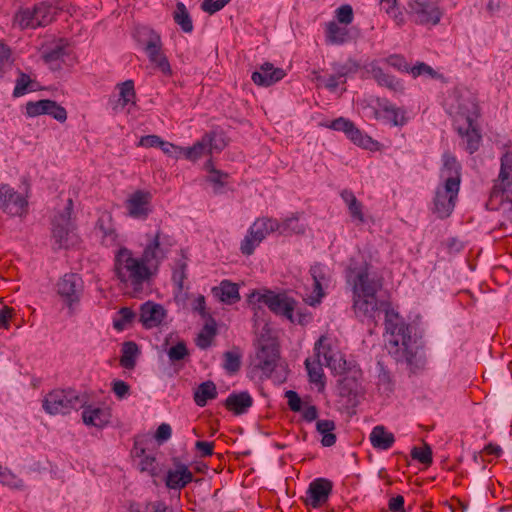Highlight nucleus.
<instances>
[{
	"mask_svg": "<svg viewBox=\"0 0 512 512\" xmlns=\"http://www.w3.org/2000/svg\"><path fill=\"white\" fill-rule=\"evenodd\" d=\"M231 0H204L201 9L210 15L223 9Z\"/></svg>",
	"mask_w": 512,
	"mask_h": 512,
	"instance_id": "obj_59",
	"label": "nucleus"
},
{
	"mask_svg": "<svg viewBox=\"0 0 512 512\" xmlns=\"http://www.w3.org/2000/svg\"><path fill=\"white\" fill-rule=\"evenodd\" d=\"M138 43L146 53L150 63L164 76H171L172 69L167 56L163 52L162 39L159 33L149 27L137 30Z\"/></svg>",
	"mask_w": 512,
	"mask_h": 512,
	"instance_id": "obj_8",
	"label": "nucleus"
},
{
	"mask_svg": "<svg viewBox=\"0 0 512 512\" xmlns=\"http://www.w3.org/2000/svg\"><path fill=\"white\" fill-rule=\"evenodd\" d=\"M204 136H205V138H208L210 140V142L207 143V145L209 147V154H212L213 152H220L226 146L225 140H224L223 136L220 134L212 132V133H207Z\"/></svg>",
	"mask_w": 512,
	"mask_h": 512,
	"instance_id": "obj_56",
	"label": "nucleus"
},
{
	"mask_svg": "<svg viewBox=\"0 0 512 512\" xmlns=\"http://www.w3.org/2000/svg\"><path fill=\"white\" fill-rule=\"evenodd\" d=\"M116 88L118 89V100L110 101L112 105V110L114 112H119L123 110L128 104H135V88L134 82L132 80H126L122 83L117 84Z\"/></svg>",
	"mask_w": 512,
	"mask_h": 512,
	"instance_id": "obj_28",
	"label": "nucleus"
},
{
	"mask_svg": "<svg viewBox=\"0 0 512 512\" xmlns=\"http://www.w3.org/2000/svg\"><path fill=\"white\" fill-rule=\"evenodd\" d=\"M411 456L424 465H430L432 463V450L428 445L421 448L414 447L411 451Z\"/></svg>",
	"mask_w": 512,
	"mask_h": 512,
	"instance_id": "obj_53",
	"label": "nucleus"
},
{
	"mask_svg": "<svg viewBox=\"0 0 512 512\" xmlns=\"http://www.w3.org/2000/svg\"><path fill=\"white\" fill-rule=\"evenodd\" d=\"M285 75L283 69L276 68L273 64L266 62L260 66L259 70L252 73L251 79L258 86L268 87L282 80Z\"/></svg>",
	"mask_w": 512,
	"mask_h": 512,
	"instance_id": "obj_24",
	"label": "nucleus"
},
{
	"mask_svg": "<svg viewBox=\"0 0 512 512\" xmlns=\"http://www.w3.org/2000/svg\"><path fill=\"white\" fill-rule=\"evenodd\" d=\"M336 429L335 422L333 420H318L316 422V430L322 436L321 444L324 447H331L335 445L337 437L334 433Z\"/></svg>",
	"mask_w": 512,
	"mask_h": 512,
	"instance_id": "obj_37",
	"label": "nucleus"
},
{
	"mask_svg": "<svg viewBox=\"0 0 512 512\" xmlns=\"http://www.w3.org/2000/svg\"><path fill=\"white\" fill-rule=\"evenodd\" d=\"M381 118L385 119L391 125L397 127H402L407 123L405 110L395 105H393L389 112L383 114Z\"/></svg>",
	"mask_w": 512,
	"mask_h": 512,
	"instance_id": "obj_48",
	"label": "nucleus"
},
{
	"mask_svg": "<svg viewBox=\"0 0 512 512\" xmlns=\"http://www.w3.org/2000/svg\"><path fill=\"white\" fill-rule=\"evenodd\" d=\"M261 242L262 240L258 239V237L252 234L251 230L248 229L246 236L241 242L240 250L244 255H252Z\"/></svg>",
	"mask_w": 512,
	"mask_h": 512,
	"instance_id": "obj_51",
	"label": "nucleus"
},
{
	"mask_svg": "<svg viewBox=\"0 0 512 512\" xmlns=\"http://www.w3.org/2000/svg\"><path fill=\"white\" fill-rule=\"evenodd\" d=\"M81 400L79 393L73 389H55L44 397L42 407L49 415H66L78 409Z\"/></svg>",
	"mask_w": 512,
	"mask_h": 512,
	"instance_id": "obj_12",
	"label": "nucleus"
},
{
	"mask_svg": "<svg viewBox=\"0 0 512 512\" xmlns=\"http://www.w3.org/2000/svg\"><path fill=\"white\" fill-rule=\"evenodd\" d=\"M347 286L352 291L353 310L362 322H375L383 303L377 293L383 287V276L366 261L351 260L345 271Z\"/></svg>",
	"mask_w": 512,
	"mask_h": 512,
	"instance_id": "obj_1",
	"label": "nucleus"
},
{
	"mask_svg": "<svg viewBox=\"0 0 512 512\" xmlns=\"http://www.w3.org/2000/svg\"><path fill=\"white\" fill-rule=\"evenodd\" d=\"M385 12L394 20L397 26H402L405 23V17L402 10L397 6L396 3H389L383 7Z\"/></svg>",
	"mask_w": 512,
	"mask_h": 512,
	"instance_id": "obj_58",
	"label": "nucleus"
},
{
	"mask_svg": "<svg viewBox=\"0 0 512 512\" xmlns=\"http://www.w3.org/2000/svg\"><path fill=\"white\" fill-rule=\"evenodd\" d=\"M140 469L141 471L148 472L151 476H155L157 474L155 457L149 455L143 456L140 461Z\"/></svg>",
	"mask_w": 512,
	"mask_h": 512,
	"instance_id": "obj_64",
	"label": "nucleus"
},
{
	"mask_svg": "<svg viewBox=\"0 0 512 512\" xmlns=\"http://www.w3.org/2000/svg\"><path fill=\"white\" fill-rule=\"evenodd\" d=\"M66 54V45L61 40L53 46L47 47L42 53V58L51 69L56 70L60 68Z\"/></svg>",
	"mask_w": 512,
	"mask_h": 512,
	"instance_id": "obj_31",
	"label": "nucleus"
},
{
	"mask_svg": "<svg viewBox=\"0 0 512 512\" xmlns=\"http://www.w3.org/2000/svg\"><path fill=\"white\" fill-rule=\"evenodd\" d=\"M224 363L223 368L229 374H234L239 371L241 367V354L237 350L226 351L223 354Z\"/></svg>",
	"mask_w": 512,
	"mask_h": 512,
	"instance_id": "obj_47",
	"label": "nucleus"
},
{
	"mask_svg": "<svg viewBox=\"0 0 512 512\" xmlns=\"http://www.w3.org/2000/svg\"><path fill=\"white\" fill-rule=\"evenodd\" d=\"M341 198L344 203L347 205L349 213L352 219L357 220L360 223L365 221L364 214L362 211V204L357 200L354 193L350 190H343L341 192Z\"/></svg>",
	"mask_w": 512,
	"mask_h": 512,
	"instance_id": "obj_39",
	"label": "nucleus"
},
{
	"mask_svg": "<svg viewBox=\"0 0 512 512\" xmlns=\"http://www.w3.org/2000/svg\"><path fill=\"white\" fill-rule=\"evenodd\" d=\"M370 442L375 449L388 450L395 442V437L388 432L384 426H375L369 436Z\"/></svg>",
	"mask_w": 512,
	"mask_h": 512,
	"instance_id": "obj_32",
	"label": "nucleus"
},
{
	"mask_svg": "<svg viewBox=\"0 0 512 512\" xmlns=\"http://www.w3.org/2000/svg\"><path fill=\"white\" fill-rule=\"evenodd\" d=\"M210 140L208 138H205L203 136L199 141H197L193 146L191 147H183L182 155L190 160V161H196L200 157L209 154V147L207 143H209Z\"/></svg>",
	"mask_w": 512,
	"mask_h": 512,
	"instance_id": "obj_44",
	"label": "nucleus"
},
{
	"mask_svg": "<svg viewBox=\"0 0 512 512\" xmlns=\"http://www.w3.org/2000/svg\"><path fill=\"white\" fill-rule=\"evenodd\" d=\"M26 116L33 118L40 115H49L55 120L63 123L67 119V111L56 101L42 99L38 101H29L26 103Z\"/></svg>",
	"mask_w": 512,
	"mask_h": 512,
	"instance_id": "obj_17",
	"label": "nucleus"
},
{
	"mask_svg": "<svg viewBox=\"0 0 512 512\" xmlns=\"http://www.w3.org/2000/svg\"><path fill=\"white\" fill-rule=\"evenodd\" d=\"M228 178V174L224 173L215 168H211L210 174L207 177V181L214 186V192L220 193L222 188L226 184V180Z\"/></svg>",
	"mask_w": 512,
	"mask_h": 512,
	"instance_id": "obj_50",
	"label": "nucleus"
},
{
	"mask_svg": "<svg viewBox=\"0 0 512 512\" xmlns=\"http://www.w3.org/2000/svg\"><path fill=\"white\" fill-rule=\"evenodd\" d=\"M378 385L386 392H391L393 389L392 377L389 371H387L383 366H380L378 373Z\"/></svg>",
	"mask_w": 512,
	"mask_h": 512,
	"instance_id": "obj_61",
	"label": "nucleus"
},
{
	"mask_svg": "<svg viewBox=\"0 0 512 512\" xmlns=\"http://www.w3.org/2000/svg\"><path fill=\"white\" fill-rule=\"evenodd\" d=\"M136 314L129 307H122L113 319V327L117 331L125 330L134 320Z\"/></svg>",
	"mask_w": 512,
	"mask_h": 512,
	"instance_id": "obj_46",
	"label": "nucleus"
},
{
	"mask_svg": "<svg viewBox=\"0 0 512 512\" xmlns=\"http://www.w3.org/2000/svg\"><path fill=\"white\" fill-rule=\"evenodd\" d=\"M326 42L331 45H342L349 40V32L345 27H340L335 21L326 24Z\"/></svg>",
	"mask_w": 512,
	"mask_h": 512,
	"instance_id": "obj_35",
	"label": "nucleus"
},
{
	"mask_svg": "<svg viewBox=\"0 0 512 512\" xmlns=\"http://www.w3.org/2000/svg\"><path fill=\"white\" fill-rule=\"evenodd\" d=\"M278 226L277 232L283 235L304 234L305 232V226L299 222V213H292L281 222L278 221Z\"/></svg>",
	"mask_w": 512,
	"mask_h": 512,
	"instance_id": "obj_38",
	"label": "nucleus"
},
{
	"mask_svg": "<svg viewBox=\"0 0 512 512\" xmlns=\"http://www.w3.org/2000/svg\"><path fill=\"white\" fill-rule=\"evenodd\" d=\"M279 359L278 346L273 342H263L256 351L255 366L265 375H270Z\"/></svg>",
	"mask_w": 512,
	"mask_h": 512,
	"instance_id": "obj_20",
	"label": "nucleus"
},
{
	"mask_svg": "<svg viewBox=\"0 0 512 512\" xmlns=\"http://www.w3.org/2000/svg\"><path fill=\"white\" fill-rule=\"evenodd\" d=\"M383 61L400 72H409V64L402 55L392 54L386 57Z\"/></svg>",
	"mask_w": 512,
	"mask_h": 512,
	"instance_id": "obj_55",
	"label": "nucleus"
},
{
	"mask_svg": "<svg viewBox=\"0 0 512 512\" xmlns=\"http://www.w3.org/2000/svg\"><path fill=\"white\" fill-rule=\"evenodd\" d=\"M413 327L407 324L398 312L385 309V347L396 362L412 365L418 344L412 336Z\"/></svg>",
	"mask_w": 512,
	"mask_h": 512,
	"instance_id": "obj_3",
	"label": "nucleus"
},
{
	"mask_svg": "<svg viewBox=\"0 0 512 512\" xmlns=\"http://www.w3.org/2000/svg\"><path fill=\"white\" fill-rule=\"evenodd\" d=\"M152 195L148 191L137 190L125 201L128 216L133 219L145 220L152 212Z\"/></svg>",
	"mask_w": 512,
	"mask_h": 512,
	"instance_id": "obj_18",
	"label": "nucleus"
},
{
	"mask_svg": "<svg viewBox=\"0 0 512 512\" xmlns=\"http://www.w3.org/2000/svg\"><path fill=\"white\" fill-rule=\"evenodd\" d=\"M188 354L186 344L182 341L167 350L168 358L172 363L183 360Z\"/></svg>",
	"mask_w": 512,
	"mask_h": 512,
	"instance_id": "obj_52",
	"label": "nucleus"
},
{
	"mask_svg": "<svg viewBox=\"0 0 512 512\" xmlns=\"http://www.w3.org/2000/svg\"><path fill=\"white\" fill-rule=\"evenodd\" d=\"M490 199H498L500 203L509 205V218L512 219V152L506 151L500 159V171L494 181Z\"/></svg>",
	"mask_w": 512,
	"mask_h": 512,
	"instance_id": "obj_11",
	"label": "nucleus"
},
{
	"mask_svg": "<svg viewBox=\"0 0 512 512\" xmlns=\"http://www.w3.org/2000/svg\"><path fill=\"white\" fill-rule=\"evenodd\" d=\"M264 303L275 315L282 316L293 324L306 325L312 320V314L307 309L297 308V301L285 293H275L267 290L264 293L253 292L250 300Z\"/></svg>",
	"mask_w": 512,
	"mask_h": 512,
	"instance_id": "obj_6",
	"label": "nucleus"
},
{
	"mask_svg": "<svg viewBox=\"0 0 512 512\" xmlns=\"http://www.w3.org/2000/svg\"><path fill=\"white\" fill-rule=\"evenodd\" d=\"M121 351L120 365L125 369H133L140 353L138 345L133 341L124 342Z\"/></svg>",
	"mask_w": 512,
	"mask_h": 512,
	"instance_id": "obj_40",
	"label": "nucleus"
},
{
	"mask_svg": "<svg viewBox=\"0 0 512 512\" xmlns=\"http://www.w3.org/2000/svg\"><path fill=\"white\" fill-rule=\"evenodd\" d=\"M333 484L329 479L316 478L310 484L306 491L305 502L307 505L317 508L325 504L332 492Z\"/></svg>",
	"mask_w": 512,
	"mask_h": 512,
	"instance_id": "obj_19",
	"label": "nucleus"
},
{
	"mask_svg": "<svg viewBox=\"0 0 512 512\" xmlns=\"http://www.w3.org/2000/svg\"><path fill=\"white\" fill-rule=\"evenodd\" d=\"M253 405V398L247 391L233 392L225 400V407L235 415L245 414Z\"/></svg>",
	"mask_w": 512,
	"mask_h": 512,
	"instance_id": "obj_29",
	"label": "nucleus"
},
{
	"mask_svg": "<svg viewBox=\"0 0 512 512\" xmlns=\"http://www.w3.org/2000/svg\"><path fill=\"white\" fill-rule=\"evenodd\" d=\"M340 394L348 396L349 402L352 405H356L359 396L362 394V388L355 379L344 378L340 383Z\"/></svg>",
	"mask_w": 512,
	"mask_h": 512,
	"instance_id": "obj_42",
	"label": "nucleus"
},
{
	"mask_svg": "<svg viewBox=\"0 0 512 512\" xmlns=\"http://www.w3.org/2000/svg\"><path fill=\"white\" fill-rule=\"evenodd\" d=\"M173 19L177 25L180 26L181 30L185 33H191L193 31V22L191 16L182 2H178L176 10L173 14Z\"/></svg>",
	"mask_w": 512,
	"mask_h": 512,
	"instance_id": "obj_43",
	"label": "nucleus"
},
{
	"mask_svg": "<svg viewBox=\"0 0 512 512\" xmlns=\"http://www.w3.org/2000/svg\"><path fill=\"white\" fill-rule=\"evenodd\" d=\"M316 359H323V364L337 374L346 370V361L341 353L332 346L326 336H321L314 345Z\"/></svg>",
	"mask_w": 512,
	"mask_h": 512,
	"instance_id": "obj_15",
	"label": "nucleus"
},
{
	"mask_svg": "<svg viewBox=\"0 0 512 512\" xmlns=\"http://www.w3.org/2000/svg\"><path fill=\"white\" fill-rule=\"evenodd\" d=\"M323 126L335 131L343 132L354 144L365 149H372V147L377 143L370 136L364 134L360 129H358L351 120L344 117H339L333 121L323 123Z\"/></svg>",
	"mask_w": 512,
	"mask_h": 512,
	"instance_id": "obj_16",
	"label": "nucleus"
},
{
	"mask_svg": "<svg viewBox=\"0 0 512 512\" xmlns=\"http://www.w3.org/2000/svg\"><path fill=\"white\" fill-rule=\"evenodd\" d=\"M310 274L314 281L313 283V292L310 296L307 297L306 302L310 306H316L318 305L323 296L324 286H327L329 282V275H328V268L320 263H316L310 268Z\"/></svg>",
	"mask_w": 512,
	"mask_h": 512,
	"instance_id": "obj_21",
	"label": "nucleus"
},
{
	"mask_svg": "<svg viewBox=\"0 0 512 512\" xmlns=\"http://www.w3.org/2000/svg\"><path fill=\"white\" fill-rule=\"evenodd\" d=\"M218 392L216 385L213 381H205L197 386L194 391V402L199 407L207 405L209 400H213L217 397Z\"/></svg>",
	"mask_w": 512,
	"mask_h": 512,
	"instance_id": "obj_34",
	"label": "nucleus"
},
{
	"mask_svg": "<svg viewBox=\"0 0 512 512\" xmlns=\"http://www.w3.org/2000/svg\"><path fill=\"white\" fill-rule=\"evenodd\" d=\"M444 107L452 117L453 126L462 139L465 149L473 154L479 149L481 143V134L476 124L479 116L476 98L467 89L455 88L446 96Z\"/></svg>",
	"mask_w": 512,
	"mask_h": 512,
	"instance_id": "obj_2",
	"label": "nucleus"
},
{
	"mask_svg": "<svg viewBox=\"0 0 512 512\" xmlns=\"http://www.w3.org/2000/svg\"><path fill=\"white\" fill-rule=\"evenodd\" d=\"M176 243L174 236L158 227L155 231L144 235V242L141 243V255L157 274L160 265L169 257Z\"/></svg>",
	"mask_w": 512,
	"mask_h": 512,
	"instance_id": "obj_7",
	"label": "nucleus"
},
{
	"mask_svg": "<svg viewBox=\"0 0 512 512\" xmlns=\"http://www.w3.org/2000/svg\"><path fill=\"white\" fill-rule=\"evenodd\" d=\"M323 365L324 364L322 361L316 358H307L305 360V367L308 373L309 381L317 385L319 390H323L325 387L324 372L322 368Z\"/></svg>",
	"mask_w": 512,
	"mask_h": 512,
	"instance_id": "obj_36",
	"label": "nucleus"
},
{
	"mask_svg": "<svg viewBox=\"0 0 512 512\" xmlns=\"http://www.w3.org/2000/svg\"><path fill=\"white\" fill-rule=\"evenodd\" d=\"M278 220L275 218L262 217L254 221L250 226L251 233L258 237L260 240H264L269 234L277 232Z\"/></svg>",
	"mask_w": 512,
	"mask_h": 512,
	"instance_id": "obj_33",
	"label": "nucleus"
},
{
	"mask_svg": "<svg viewBox=\"0 0 512 512\" xmlns=\"http://www.w3.org/2000/svg\"><path fill=\"white\" fill-rule=\"evenodd\" d=\"M0 483L15 489H22L24 486L22 479L7 468L0 470Z\"/></svg>",
	"mask_w": 512,
	"mask_h": 512,
	"instance_id": "obj_49",
	"label": "nucleus"
},
{
	"mask_svg": "<svg viewBox=\"0 0 512 512\" xmlns=\"http://www.w3.org/2000/svg\"><path fill=\"white\" fill-rule=\"evenodd\" d=\"M193 474L187 465L180 461L174 462V469H169L165 477V484L169 489L181 490L192 482Z\"/></svg>",
	"mask_w": 512,
	"mask_h": 512,
	"instance_id": "obj_22",
	"label": "nucleus"
},
{
	"mask_svg": "<svg viewBox=\"0 0 512 512\" xmlns=\"http://www.w3.org/2000/svg\"><path fill=\"white\" fill-rule=\"evenodd\" d=\"M129 512H172L163 501L139 503L131 501L128 504Z\"/></svg>",
	"mask_w": 512,
	"mask_h": 512,
	"instance_id": "obj_45",
	"label": "nucleus"
},
{
	"mask_svg": "<svg viewBox=\"0 0 512 512\" xmlns=\"http://www.w3.org/2000/svg\"><path fill=\"white\" fill-rule=\"evenodd\" d=\"M441 178L443 185L435 191L432 212L439 219H445L452 214L460 189V165L454 157L445 156Z\"/></svg>",
	"mask_w": 512,
	"mask_h": 512,
	"instance_id": "obj_4",
	"label": "nucleus"
},
{
	"mask_svg": "<svg viewBox=\"0 0 512 512\" xmlns=\"http://www.w3.org/2000/svg\"><path fill=\"white\" fill-rule=\"evenodd\" d=\"M358 65L355 62H349L346 64H337L334 65L333 70L334 74L342 80V83H345L346 77L357 70Z\"/></svg>",
	"mask_w": 512,
	"mask_h": 512,
	"instance_id": "obj_57",
	"label": "nucleus"
},
{
	"mask_svg": "<svg viewBox=\"0 0 512 512\" xmlns=\"http://www.w3.org/2000/svg\"><path fill=\"white\" fill-rule=\"evenodd\" d=\"M56 292L72 312L82 298L84 281L77 273H66L56 283Z\"/></svg>",
	"mask_w": 512,
	"mask_h": 512,
	"instance_id": "obj_14",
	"label": "nucleus"
},
{
	"mask_svg": "<svg viewBox=\"0 0 512 512\" xmlns=\"http://www.w3.org/2000/svg\"><path fill=\"white\" fill-rule=\"evenodd\" d=\"M214 296L218 297L221 302L226 304H234L240 300L239 288L237 284L229 280H223L219 286L212 289Z\"/></svg>",
	"mask_w": 512,
	"mask_h": 512,
	"instance_id": "obj_30",
	"label": "nucleus"
},
{
	"mask_svg": "<svg viewBox=\"0 0 512 512\" xmlns=\"http://www.w3.org/2000/svg\"><path fill=\"white\" fill-rule=\"evenodd\" d=\"M72 210V199H68L64 209L58 212L52 220V239L57 249H67L78 241L75 232L76 225L71 219Z\"/></svg>",
	"mask_w": 512,
	"mask_h": 512,
	"instance_id": "obj_9",
	"label": "nucleus"
},
{
	"mask_svg": "<svg viewBox=\"0 0 512 512\" xmlns=\"http://www.w3.org/2000/svg\"><path fill=\"white\" fill-rule=\"evenodd\" d=\"M112 391L119 399H124L129 395L130 386L123 380H114L112 382Z\"/></svg>",
	"mask_w": 512,
	"mask_h": 512,
	"instance_id": "obj_63",
	"label": "nucleus"
},
{
	"mask_svg": "<svg viewBox=\"0 0 512 512\" xmlns=\"http://www.w3.org/2000/svg\"><path fill=\"white\" fill-rule=\"evenodd\" d=\"M38 83L35 80H32L30 76L22 71L18 72V77L15 81V87L13 90V97L18 98L21 97L28 92L37 91Z\"/></svg>",
	"mask_w": 512,
	"mask_h": 512,
	"instance_id": "obj_41",
	"label": "nucleus"
},
{
	"mask_svg": "<svg viewBox=\"0 0 512 512\" xmlns=\"http://www.w3.org/2000/svg\"><path fill=\"white\" fill-rule=\"evenodd\" d=\"M114 272L121 283L132 287L134 291L141 290L143 284L156 274L142 255L137 258L131 249L124 246L115 252Z\"/></svg>",
	"mask_w": 512,
	"mask_h": 512,
	"instance_id": "obj_5",
	"label": "nucleus"
},
{
	"mask_svg": "<svg viewBox=\"0 0 512 512\" xmlns=\"http://www.w3.org/2000/svg\"><path fill=\"white\" fill-rule=\"evenodd\" d=\"M59 8L48 1L36 4L32 8H23L14 17V22L21 29H35L50 24L56 17Z\"/></svg>",
	"mask_w": 512,
	"mask_h": 512,
	"instance_id": "obj_10",
	"label": "nucleus"
},
{
	"mask_svg": "<svg viewBox=\"0 0 512 512\" xmlns=\"http://www.w3.org/2000/svg\"><path fill=\"white\" fill-rule=\"evenodd\" d=\"M205 331L201 332L197 337V346L201 349H206L211 345L212 338L215 335V329L208 325L205 326Z\"/></svg>",
	"mask_w": 512,
	"mask_h": 512,
	"instance_id": "obj_60",
	"label": "nucleus"
},
{
	"mask_svg": "<svg viewBox=\"0 0 512 512\" xmlns=\"http://www.w3.org/2000/svg\"><path fill=\"white\" fill-rule=\"evenodd\" d=\"M335 17L341 24L349 25L353 22L354 14L351 5L344 4L338 7L335 11Z\"/></svg>",
	"mask_w": 512,
	"mask_h": 512,
	"instance_id": "obj_54",
	"label": "nucleus"
},
{
	"mask_svg": "<svg viewBox=\"0 0 512 512\" xmlns=\"http://www.w3.org/2000/svg\"><path fill=\"white\" fill-rule=\"evenodd\" d=\"M366 70L380 86H384L393 92H403L404 86L401 80L395 76L385 73L377 61L366 65Z\"/></svg>",
	"mask_w": 512,
	"mask_h": 512,
	"instance_id": "obj_25",
	"label": "nucleus"
},
{
	"mask_svg": "<svg viewBox=\"0 0 512 512\" xmlns=\"http://www.w3.org/2000/svg\"><path fill=\"white\" fill-rule=\"evenodd\" d=\"M165 316L163 307L159 304L146 302L140 309V322L145 328L158 326Z\"/></svg>",
	"mask_w": 512,
	"mask_h": 512,
	"instance_id": "obj_26",
	"label": "nucleus"
},
{
	"mask_svg": "<svg viewBox=\"0 0 512 512\" xmlns=\"http://www.w3.org/2000/svg\"><path fill=\"white\" fill-rule=\"evenodd\" d=\"M80 407L83 408L82 420L85 425L103 428L109 424L111 419L109 408L94 405L84 406L82 402Z\"/></svg>",
	"mask_w": 512,
	"mask_h": 512,
	"instance_id": "obj_23",
	"label": "nucleus"
},
{
	"mask_svg": "<svg viewBox=\"0 0 512 512\" xmlns=\"http://www.w3.org/2000/svg\"><path fill=\"white\" fill-rule=\"evenodd\" d=\"M9 192L13 195L4 197L1 209L10 216H24L27 213L28 208L27 199L23 195L17 193L12 187H10Z\"/></svg>",
	"mask_w": 512,
	"mask_h": 512,
	"instance_id": "obj_27",
	"label": "nucleus"
},
{
	"mask_svg": "<svg viewBox=\"0 0 512 512\" xmlns=\"http://www.w3.org/2000/svg\"><path fill=\"white\" fill-rule=\"evenodd\" d=\"M407 7L413 22L422 26H436L444 15L437 0H410Z\"/></svg>",
	"mask_w": 512,
	"mask_h": 512,
	"instance_id": "obj_13",
	"label": "nucleus"
},
{
	"mask_svg": "<svg viewBox=\"0 0 512 512\" xmlns=\"http://www.w3.org/2000/svg\"><path fill=\"white\" fill-rule=\"evenodd\" d=\"M411 73L414 78L420 76V75H429L431 77H434L436 75V72L433 70V68L426 63L419 62L413 67L409 66V72Z\"/></svg>",
	"mask_w": 512,
	"mask_h": 512,
	"instance_id": "obj_62",
	"label": "nucleus"
}]
</instances>
